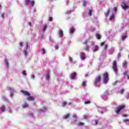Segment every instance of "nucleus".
<instances>
[{
  "instance_id": "obj_1",
  "label": "nucleus",
  "mask_w": 129,
  "mask_h": 129,
  "mask_svg": "<svg viewBox=\"0 0 129 129\" xmlns=\"http://www.w3.org/2000/svg\"><path fill=\"white\" fill-rule=\"evenodd\" d=\"M124 108V106H118L116 109H115V111L116 114H118L122 109Z\"/></svg>"
},
{
  "instance_id": "obj_2",
  "label": "nucleus",
  "mask_w": 129,
  "mask_h": 129,
  "mask_svg": "<svg viewBox=\"0 0 129 129\" xmlns=\"http://www.w3.org/2000/svg\"><path fill=\"white\" fill-rule=\"evenodd\" d=\"M104 77V81L103 83L104 84H106V83H107V81H108V74L107 73H105L103 74Z\"/></svg>"
},
{
  "instance_id": "obj_3",
  "label": "nucleus",
  "mask_w": 129,
  "mask_h": 129,
  "mask_svg": "<svg viewBox=\"0 0 129 129\" xmlns=\"http://www.w3.org/2000/svg\"><path fill=\"white\" fill-rule=\"evenodd\" d=\"M113 70L115 72V74L117 73V67H116V61H114L113 62Z\"/></svg>"
},
{
  "instance_id": "obj_4",
  "label": "nucleus",
  "mask_w": 129,
  "mask_h": 129,
  "mask_svg": "<svg viewBox=\"0 0 129 129\" xmlns=\"http://www.w3.org/2000/svg\"><path fill=\"white\" fill-rule=\"evenodd\" d=\"M30 48V46H29V44L28 42H26V49H24V54L25 55V57H27V55H28V48Z\"/></svg>"
},
{
  "instance_id": "obj_5",
  "label": "nucleus",
  "mask_w": 129,
  "mask_h": 129,
  "mask_svg": "<svg viewBox=\"0 0 129 129\" xmlns=\"http://www.w3.org/2000/svg\"><path fill=\"white\" fill-rule=\"evenodd\" d=\"M20 92H22V93H23V95L25 96H30V95H31L30 92L27 91L21 90Z\"/></svg>"
},
{
  "instance_id": "obj_6",
  "label": "nucleus",
  "mask_w": 129,
  "mask_h": 129,
  "mask_svg": "<svg viewBox=\"0 0 129 129\" xmlns=\"http://www.w3.org/2000/svg\"><path fill=\"white\" fill-rule=\"evenodd\" d=\"M100 76H98L97 77H96L94 82V84H98V83L100 82Z\"/></svg>"
},
{
  "instance_id": "obj_7",
  "label": "nucleus",
  "mask_w": 129,
  "mask_h": 129,
  "mask_svg": "<svg viewBox=\"0 0 129 129\" xmlns=\"http://www.w3.org/2000/svg\"><path fill=\"white\" fill-rule=\"evenodd\" d=\"M47 109H48L47 107H43L41 109H39V112L40 113H43V112H45V111H46Z\"/></svg>"
},
{
  "instance_id": "obj_8",
  "label": "nucleus",
  "mask_w": 129,
  "mask_h": 129,
  "mask_svg": "<svg viewBox=\"0 0 129 129\" xmlns=\"http://www.w3.org/2000/svg\"><path fill=\"white\" fill-rule=\"evenodd\" d=\"M122 8L123 9V10H127V9H128V5L126 4L125 3H123V4L122 5Z\"/></svg>"
},
{
  "instance_id": "obj_9",
  "label": "nucleus",
  "mask_w": 129,
  "mask_h": 129,
  "mask_svg": "<svg viewBox=\"0 0 129 129\" xmlns=\"http://www.w3.org/2000/svg\"><path fill=\"white\" fill-rule=\"evenodd\" d=\"M27 100H28L29 101H33L35 100V98L33 96H31V95L28 96V97L27 98Z\"/></svg>"
},
{
  "instance_id": "obj_10",
  "label": "nucleus",
  "mask_w": 129,
  "mask_h": 129,
  "mask_svg": "<svg viewBox=\"0 0 129 129\" xmlns=\"http://www.w3.org/2000/svg\"><path fill=\"white\" fill-rule=\"evenodd\" d=\"M75 77H76V73H73L70 75L71 79H75Z\"/></svg>"
},
{
  "instance_id": "obj_11",
  "label": "nucleus",
  "mask_w": 129,
  "mask_h": 129,
  "mask_svg": "<svg viewBox=\"0 0 129 129\" xmlns=\"http://www.w3.org/2000/svg\"><path fill=\"white\" fill-rule=\"evenodd\" d=\"M81 60H84V59H86V55L84 53H82L81 54Z\"/></svg>"
},
{
  "instance_id": "obj_12",
  "label": "nucleus",
  "mask_w": 129,
  "mask_h": 129,
  "mask_svg": "<svg viewBox=\"0 0 129 129\" xmlns=\"http://www.w3.org/2000/svg\"><path fill=\"white\" fill-rule=\"evenodd\" d=\"M58 34L60 38H62L63 36V31L62 30H58Z\"/></svg>"
},
{
  "instance_id": "obj_13",
  "label": "nucleus",
  "mask_w": 129,
  "mask_h": 129,
  "mask_svg": "<svg viewBox=\"0 0 129 129\" xmlns=\"http://www.w3.org/2000/svg\"><path fill=\"white\" fill-rule=\"evenodd\" d=\"M109 13H110V8H109L107 11V12L105 13V17H107V16H108V15L109 14Z\"/></svg>"
},
{
  "instance_id": "obj_14",
  "label": "nucleus",
  "mask_w": 129,
  "mask_h": 129,
  "mask_svg": "<svg viewBox=\"0 0 129 129\" xmlns=\"http://www.w3.org/2000/svg\"><path fill=\"white\" fill-rule=\"evenodd\" d=\"M1 110L2 112H5V111H6V107L5 106H3L1 107Z\"/></svg>"
},
{
  "instance_id": "obj_15",
  "label": "nucleus",
  "mask_w": 129,
  "mask_h": 129,
  "mask_svg": "<svg viewBox=\"0 0 129 129\" xmlns=\"http://www.w3.org/2000/svg\"><path fill=\"white\" fill-rule=\"evenodd\" d=\"M98 46L97 45H95L94 46V52H96V51H98Z\"/></svg>"
},
{
  "instance_id": "obj_16",
  "label": "nucleus",
  "mask_w": 129,
  "mask_h": 129,
  "mask_svg": "<svg viewBox=\"0 0 129 129\" xmlns=\"http://www.w3.org/2000/svg\"><path fill=\"white\" fill-rule=\"evenodd\" d=\"M29 5H30V6H31V7H34V6L35 5V1H30Z\"/></svg>"
},
{
  "instance_id": "obj_17",
  "label": "nucleus",
  "mask_w": 129,
  "mask_h": 129,
  "mask_svg": "<svg viewBox=\"0 0 129 129\" xmlns=\"http://www.w3.org/2000/svg\"><path fill=\"white\" fill-rule=\"evenodd\" d=\"M22 106L23 108H26V107H28V103L27 102H25Z\"/></svg>"
},
{
  "instance_id": "obj_18",
  "label": "nucleus",
  "mask_w": 129,
  "mask_h": 129,
  "mask_svg": "<svg viewBox=\"0 0 129 129\" xmlns=\"http://www.w3.org/2000/svg\"><path fill=\"white\" fill-rule=\"evenodd\" d=\"M74 28H71L70 29V34H73V33L74 32Z\"/></svg>"
},
{
  "instance_id": "obj_19",
  "label": "nucleus",
  "mask_w": 129,
  "mask_h": 129,
  "mask_svg": "<svg viewBox=\"0 0 129 129\" xmlns=\"http://www.w3.org/2000/svg\"><path fill=\"white\" fill-rule=\"evenodd\" d=\"M30 0H25V4L26 5V6H28V5H30Z\"/></svg>"
},
{
  "instance_id": "obj_20",
  "label": "nucleus",
  "mask_w": 129,
  "mask_h": 129,
  "mask_svg": "<svg viewBox=\"0 0 129 129\" xmlns=\"http://www.w3.org/2000/svg\"><path fill=\"white\" fill-rule=\"evenodd\" d=\"M96 37L97 38V39H100V38H101V36L100 35V34H96Z\"/></svg>"
},
{
  "instance_id": "obj_21",
  "label": "nucleus",
  "mask_w": 129,
  "mask_h": 129,
  "mask_svg": "<svg viewBox=\"0 0 129 129\" xmlns=\"http://www.w3.org/2000/svg\"><path fill=\"white\" fill-rule=\"evenodd\" d=\"M69 116H70V114H68L63 116V118L64 119H66L67 118H68Z\"/></svg>"
},
{
  "instance_id": "obj_22",
  "label": "nucleus",
  "mask_w": 129,
  "mask_h": 129,
  "mask_svg": "<svg viewBox=\"0 0 129 129\" xmlns=\"http://www.w3.org/2000/svg\"><path fill=\"white\" fill-rule=\"evenodd\" d=\"M110 21H112L113 20H114V15H112V16H110V18H109Z\"/></svg>"
},
{
  "instance_id": "obj_23",
  "label": "nucleus",
  "mask_w": 129,
  "mask_h": 129,
  "mask_svg": "<svg viewBox=\"0 0 129 129\" xmlns=\"http://www.w3.org/2000/svg\"><path fill=\"white\" fill-rule=\"evenodd\" d=\"M78 126H80L81 125H84V123H83L82 122H80L78 123Z\"/></svg>"
},
{
  "instance_id": "obj_24",
  "label": "nucleus",
  "mask_w": 129,
  "mask_h": 129,
  "mask_svg": "<svg viewBox=\"0 0 129 129\" xmlns=\"http://www.w3.org/2000/svg\"><path fill=\"white\" fill-rule=\"evenodd\" d=\"M46 29H47V25H45L44 26H43V27L42 28L43 32H45L46 31Z\"/></svg>"
},
{
  "instance_id": "obj_25",
  "label": "nucleus",
  "mask_w": 129,
  "mask_h": 129,
  "mask_svg": "<svg viewBox=\"0 0 129 129\" xmlns=\"http://www.w3.org/2000/svg\"><path fill=\"white\" fill-rule=\"evenodd\" d=\"M88 15L89 16H91L92 15V10H90L89 12H88Z\"/></svg>"
},
{
  "instance_id": "obj_26",
  "label": "nucleus",
  "mask_w": 129,
  "mask_h": 129,
  "mask_svg": "<svg viewBox=\"0 0 129 129\" xmlns=\"http://www.w3.org/2000/svg\"><path fill=\"white\" fill-rule=\"evenodd\" d=\"M123 68H126V62H124L123 63Z\"/></svg>"
},
{
  "instance_id": "obj_27",
  "label": "nucleus",
  "mask_w": 129,
  "mask_h": 129,
  "mask_svg": "<svg viewBox=\"0 0 129 129\" xmlns=\"http://www.w3.org/2000/svg\"><path fill=\"white\" fill-rule=\"evenodd\" d=\"M125 38H126V36H125V35L122 36V41H124Z\"/></svg>"
},
{
  "instance_id": "obj_28",
  "label": "nucleus",
  "mask_w": 129,
  "mask_h": 129,
  "mask_svg": "<svg viewBox=\"0 0 129 129\" xmlns=\"http://www.w3.org/2000/svg\"><path fill=\"white\" fill-rule=\"evenodd\" d=\"M45 78H46V79H49V73H47L46 74V75L45 76Z\"/></svg>"
},
{
  "instance_id": "obj_29",
  "label": "nucleus",
  "mask_w": 129,
  "mask_h": 129,
  "mask_svg": "<svg viewBox=\"0 0 129 129\" xmlns=\"http://www.w3.org/2000/svg\"><path fill=\"white\" fill-rule=\"evenodd\" d=\"M84 103H85V104H89V103H90V101H85Z\"/></svg>"
},
{
  "instance_id": "obj_30",
  "label": "nucleus",
  "mask_w": 129,
  "mask_h": 129,
  "mask_svg": "<svg viewBox=\"0 0 129 129\" xmlns=\"http://www.w3.org/2000/svg\"><path fill=\"white\" fill-rule=\"evenodd\" d=\"M82 86H86V82H83L82 84Z\"/></svg>"
},
{
  "instance_id": "obj_31",
  "label": "nucleus",
  "mask_w": 129,
  "mask_h": 129,
  "mask_svg": "<svg viewBox=\"0 0 129 129\" xmlns=\"http://www.w3.org/2000/svg\"><path fill=\"white\" fill-rule=\"evenodd\" d=\"M41 53L42 54H45V49L44 48L41 49Z\"/></svg>"
},
{
  "instance_id": "obj_32",
  "label": "nucleus",
  "mask_w": 129,
  "mask_h": 129,
  "mask_svg": "<svg viewBox=\"0 0 129 129\" xmlns=\"http://www.w3.org/2000/svg\"><path fill=\"white\" fill-rule=\"evenodd\" d=\"M49 22H53V18L52 17H49Z\"/></svg>"
},
{
  "instance_id": "obj_33",
  "label": "nucleus",
  "mask_w": 129,
  "mask_h": 129,
  "mask_svg": "<svg viewBox=\"0 0 129 129\" xmlns=\"http://www.w3.org/2000/svg\"><path fill=\"white\" fill-rule=\"evenodd\" d=\"M55 50H58V49H59V46L55 45Z\"/></svg>"
},
{
  "instance_id": "obj_34",
  "label": "nucleus",
  "mask_w": 129,
  "mask_h": 129,
  "mask_svg": "<svg viewBox=\"0 0 129 129\" xmlns=\"http://www.w3.org/2000/svg\"><path fill=\"white\" fill-rule=\"evenodd\" d=\"M23 75H25V76L27 75V74H26V71H23Z\"/></svg>"
},
{
  "instance_id": "obj_35",
  "label": "nucleus",
  "mask_w": 129,
  "mask_h": 129,
  "mask_svg": "<svg viewBox=\"0 0 129 129\" xmlns=\"http://www.w3.org/2000/svg\"><path fill=\"white\" fill-rule=\"evenodd\" d=\"M114 11L115 13H116V11H117V9L116 8V7L114 8Z\"/></svg>"
},
{
  "instance_id": "obj_36",
  "label": "nucleus",
  "mask_w": 129,
  "mask_h": 129,
  "mask_svg": "<svg viewBox=\"0 0 129 129\" xmlns=\"http://www.w3.org/2000/svg\"><path fill=\"white\" fill-rule=\"evenodd\" d=\"M88 117V116L87 115H84V118L86 119Z\"/></svg>"
},
{
  "instance_id": "obj_37",
  "label": "nucleus",
  "mask_w": 129,
  "mask_h": 129,
  "mask_svg": "<svg viewBox=\"0 0 129 129\" xmlns=\"http://www.w3.org/2000/svg\"><path fill=\"white\" fill-rule=\"evenodd\" d=\"M83 6H86V1H83Z\"/></svg>"
},
{
  "instance_id": "obj_38",
  "label": "nucleus",
  "mask_w": 129,
  "mask_h": 129,
  "mask_svg": "<svg viewBox=\"0 0 129 129\" xmlns=\"http://www.w3.org/2000/svg\"><path fill=\"white\" fill-rule=\"evenodd\" d=\"M123 121L124 122H127V121H129V120H128V119H124V120H123Z\"/></svg>"
},
{
  "instance_id": "obj_39",
  "label": "nucleus",
  "mask_w": 129,
  "mask_h": 129,
  "mask_svg": "<svg viewBox=\"0 0 129 129\" xmlns=\"http://www.w3.org/2000/svg\"><path fill=\"white\" fill-rule=\"evenodd\" d=\"M66 104H67V102H62V105H66Z\"/></svg>"
},
{
  "instance_id": "obj_40",
  "label": "nucleus",
  "mask_w": 129,
  "mask_h": 129,
  "mask_svg": "<svg viewBox=\"0 0 129 129\" xmlns=\"http://www.w3.org/2000/svg\"><path fill=\"white\" fill-rule=\"evenodd\" d=\"M73 117H74V118H76V119H77V116L76 114H75V115H73Z\"/></svg>"
},
{
  "instance_id": "obj_41",
  "label": "nucleus",
  "mask_w": 129,
  "mask_h": 129,
  "mask_svg": "<svg viewBox=\"0 0 129 129\" xmlns=\"http://www.w3.org/2000/svg\"><path fill=\"white\" fill-rule=\"evenodd\" d=\"M2 18H5V13L2 14V16H1Z\"/></svg>"
},
{
  "instance_id": "obj_42",
  "label": "nucleus",
  "mask_w": 129,
  "mask_h": 129,
  "mask_svg": "<svg viewBox=\"0 0 129 129\" xmlns=\"http://www.w3.org/2000/svg\"><path fill=\"white\" fill-rule=\"evenodd\" d=\"M19 45H20V46L21 47H23V43H22V42H20V43H19Z\"/></svg>"
},
{
  "instance_id": "obj_43",
  "label": "nucleus",
  "mask_w": 129,
  "mask_h": 129,
  "mask_svg": "<svg viewBox=\"0 0 129 129\" xmlns=\"http://www.w3.org/2000/svg\"><path fill=\"white\" fill-rule=\"evenodd\" d=\"M31 78L34 79L35 78V76L34 75H31Z\"/></svg>"
},
{
  "instance_id": "obj_44",
  "label": "nucleus",
  "mask_w": 129,
  "mask_h": 129,
  "mask_svg": "<svg viewBox=\"0 0 129 129\" xmlns=\"http://www.w3.org/2000/svg\"><path fill=\"white\" fill-rule=\"evenodd\" d=\"M69 61L70 62H72V58L69 57Z\"/></svg>"
},
{
  "instance_id": "obj_45",
  "label": "nucleus",
  "mask_w": 129,
  "mask_h": 129,
  "mask_svg": "<svg viewBox=\"0 0 129 129\" xmlns=\"http://www.w3.org/2000/svg\"><path fill=\"white\" fill-rule=\"evenodd\" d=\"M120 93H123V89H121L120 90Z\"/></svg>"
},
{
  "instance_id": "obj_46",
  "label": "nucleus",
  "mask_w": 129,
  "mask_h": 129,
  "mask_svg": "<svg viewBox=\"0 0 129 129\" xmlns=\"http://www.w3.org/2000/svg\"><path fill=\"white\" fill-rule=\"evenodd\" d=\"M71 11H69L67 12V14H71Z\"/></svg>"
},
{
  "instance_id": "obj_47",
  "label": "nucleus",
  "mask_w": 129,
  "mask_h": 129,
  "mask_svg": "<svg viewBox=\"0 0 129 129\" xmlns=\"http://www.w3.org/2000/svg\"><path fill=\"white\" fill-rule=\"evenodd\" d=\"M107 48V45L105 44V47H104V49L106 50V49Z\"/></svg>"
},
{
  "instance_id": "obj_48",
  "label": "nucleus",
  "mask_w": 129,
  "mask_h": 129,
  "mask_svg": "<svg viewBox=\"0 0 129 129\" xmlns=\"http://www.w3.org/2000/svg\"><path fill=\"white\" fill-rule=\"evenodd\" d=\"M86 50H88V45H86Z\"/></svg>"
},
{
  "instance_id": "obj_49",
  "label": "nucleus",
  "mask_w": 129,
  "mask_h": 129,
  "mask_svg": "<svg viewBox=\"0 0 129 129\" xmlns=\"http://www.w3.org/2000/svg\"><path fill=\"white\" fill-rule=\"evenodd\" d=\"M104 45V42H102L101 43V46H103V45Z\"/></svg>"
},
{
  "instance_id": "obj_50",
  "label": "nucleus",
  "mask_w": 129,
  "mask_h": 129,
  "mask_svg": "<svg viewBox=\"0 0 129 129\" xmlns=\"http://www.w3.org/2000/svg\"><path fill=\"white\" fill-rule=\"evenodd\" d=\"M29 25L30 27H31V26H32V23H31V22H30V23H29Z\"/></svg>"
},
{
  "instance_id": "obj_51",
  "label": "nucleus",
  "mask_w": 129,
  "mask_h": 129,
  "mask_svg": "<svg viewBox=\"0 0 129 129\" xmlns=\"http://www.w3.org/2000/svg\"><path fill=\"white\" fill-rule=\"evenodd\" d=\"M127 74V73L126 72L123 73L124 75H126Z\"/></svg>"
},
{
  "instance_id": "obj_52",
  "label": "nucleus",
  "mask_w": 129,
  "mask_h": 129,
  "mask_svg": "<svg viewBox=\"0 0 129 129\" xmlns=\"http://www.w3.org/2000/svg\"><path fill=\"white\" fill-rule=\"evenodd\" d=\"M123 117H125V116H127V115H123Z\"/></svg>"
},
{
  "instance_id": "obj_53",
  "label": "nucleus",
  "mask_w": 129,
  "mask_h": 129,
  "mask_svg": "<svg viewBox=\"0 0 129 129\" xmlns=\"http://www.w3.org/2000/svg\"><path fill=\"white\" fill-rule=\"evenodd\" d=\"M95 124H97V120H95Z\"/></svg>"
},
{
  "instance_id": "obj_54",
  "label": "nucleus",
  "mask_w": 129,
  "mask_h": 129,
  "mask_svg": "<svg viewBox=\"0 0 129 129\" xmlns=\"http://www.w3.org/2000/svg\"><path fill=\"white\" fill-rule=\"evenodd\" d=\"M7 65L8 67H9V62H7Z\"/></svg>"
},
{
  "instance_id": "obj_55",
  "label": "nucleus",
  "mask_w": 129,
  "mask_h": 129,
  "mask_svg": "<svg viewBox=\"0 0 129 129\" xmlns=\"http://www.w3.org/2000/svg\"><path fill=\"white\" fill-rule=\"evenodd\" d=\"M88 41L87 40H85V43L86 44V43H87V42H88Z\"/></svg>"
},
{
  "instance_id": "obj_56",
  "label": "nucleus",
  "mask_w": 129,
  "mask_h": 129,
  "mask_svg": "<svg viewBox=\"0 0 129 129\" xmlns=\"http://www.w3.org/2000/svg\"><path fill=\"white\" fill-rule=\"evenodd\" d=\"M119 56H120V53H118V57H119Z\"/></svg>"
},
{
  "instance_id": "obj_57",
  "label": "nucleus",
  "mask_w": 129,
  "mask_h": 129,
  "mask_svg": "<svg viewBox=\"0 0 129 129\" xmlns=\"http://www.w3.org/2000/svg\"><path fill=\"white\" fill-rule=\"evenodd\" d=\"M85 77H87L88 75L87 74H85Z\"/></svg>"
},
{
  "instance_id": "obj_58",
  "label": "nucleus",
  "mask_w": 129,
  "mask_h": 129,
  "mask_svg": "<svg viewBox=\"0 0 129 129\" xmlns=\"http://www.w3.org/2000/svg\"><path fill=\"white\" fill-rule=\"evenodd\" d=\"M117 82H118V81H116V82H114V84H116V83H117Z\"/></svg>"
},
{
  "instance_id": "obj_59",
  "label": "nucleus",
  "mask_w": 129,
  "mask_h": 129,
  "mask_svg": "<svg viewBox=\"0 0 129 129\" xmlns=\"http://www.w3.org/2000/svg\"><path fill=\"white\" fill-rule=\"evenodd\" d=\"M127 79H129V76L127 75Z\"/></svg>"
},
{
  "instance_id": "obj_60",
  "label": "nucleus",
  "mask_w": 129,
  "mask_h": 129,
  "mask_svg": "<svg viewBox=\"0 0 129 129\" xmlns=\"http://www.w3.org/2000/svg\"><path fill=\"white\" fill-rule=\"evenodd\" d=\"M0 9H2V5H0Z\"/></svg>"
},
{
  "instance_id": "obj_61",
  "label": "nucleus",
  "mask_w": 129,
  "mask_h": 129,
  "mask_svg": "<svg viewBox=\"0 0 129 129\" xmlns=\"http://www.w3.org/2000/svg\"><path fill=\"white\" fill-rule=\"evenodd\" d=\"M101 113L102 114V113H103V112L102 111H101Z\"/></svg>"
},
{
  "instance_id": "obj_62",
  "label": "nucleus",
  "mask_w": 129,
  "mask_h": 129,
  "mask_svg": "<svg viewBox=\"0 0 129 129\" xmlns=\"http://www.w3.org/2000/svg\"><path fill=\"white\" fill-rule=\"evenodd\" d=\"M69 105H71V103H69Z\"/></svg>"
},
{
  "instance_id": "obj_63",
  "label": "nucleus",
  "mask_w": 129,
  "mask_h": 129,
  "mask_svg": "<svg viewBox=\"0 0 129 129\" xmlns=\"http://www.w3.org/2000/svg\"><path fill=\"white\" fill-rule=\"evenodd\" d=\"M75 122H76V120H75Z\"/></svg>"
}]
</instances>
